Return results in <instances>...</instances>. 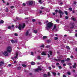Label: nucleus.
Wrapping results in <instances>:
<instances>
[{
	"instance_id": "nucleus-1",
	"label": "nucleus",
	"mask_w": 77,
	"mask_h": 77,
	"mask_svg": "<svg viewBox=\"0 0 77 77\" xmlns=\"http://www.w3.org/2000/svg\"><path fill=\"white\" fill-rule=\"evenodd\" d=\"M55 13H53L52 14L53 15H55V14H57V12H58L59 14H60V18H61L62 17V15L64 14V13L62 12L61 10H59L58 11L57 10H55Z\"/></svg>"
},
{
	"instance_id": "nucleus-2",
	"label": "nucleus",
	"mask_w": 77,
	"mask_h": 77,
	"mask_svg": "<svg viewBox=\"0 0 77 77\" xmlns=\"http://www.w3.org/2000/svg\"><path fill=\"white\" fill-rule=\"evenodd\" d=\"M25 27H26V24L24 23H23V25L21 24H19V25L18 28L20 30H21V29H23Z\"/></svg>"
},
{
	"instance_id": "nucleus-3",
	"label": "nucleus",
	"mask_w": 77,
	"mask_h": 77,
	"mask_svg": "<svg viewBox=\"0 0 77 77\" xmlns=\"http://www.w3.org/2000/svg\"><path fill=\"white\" fill-rule=\"evenodd\" d=\"M53 23L51 22H49L47 24L46 26L47 27H48L49 29H50V28H51V27H52V26H53Z\"/></svg>"
},
{
	"instance_id": "nucleus-4",
	"label": "nucleus",
	"mask_w": 77,
	"mask_h": 77,
	"mask_svg": "<svg viewBox=\"0 0 77 77\" xmlns=\"http://www.w3.org/2000/svg\"><path fill=\"white\" fill-rule=\"evenodd\" d=\"M12 51V48L10 46H8L7 48V51L8 53H11Z\"/></svg>"
},
{
	"instance_id": "nucleus-5",
	"label": "nucleus",
	"mask_w": 77,
	"mask_h": 77,
	"mask_svg": "<svg viewBox=\"0 0 77 77\" xmlns=\"http://www.w3.org/2000/svg\"><path fill=\"white\" fill-rule=\"evenodd\" d=\"M3 54L5 56H8V51H5L4 53H3Z\"/></svg>"
},
{
	"instance_id": "nucleus-6",
	"label": "nucleus",
	"mask_w": 77,
	"mask_h": 77,
	"mask_svg": "<svg viewBox=\"0 0 77 77\" xmlns=\"http://www.w3.org/2000/svg\"><path fill=\"white\" fill-rule=\"evenodd\" d=\"M4 64H5V63H4L3 61H2L1 62H0V66H2V65Z\"/></svg>"
},
{
	"instance_id": "nucleus-7",
	"label": "nucleus",
	"mask_w": 77,
	"mask_h": 77,
	"mask_svg": "<svg viewBox=\"0 0 77 77\" xmlns=\"http://www.w3.org/2000/svg\"><path fill=\"white\" fill-rule=\"evenodd\" d=\"M28 3L29 5H32L33 3V1H30L28 2Z\"/></svg>"
},
{
	"instance_id": "nucleus-8",
	"label": "nucleus",
	"mask_w": 77,
	"mask_h": 77,
	"mask_svg": "<svg viewBox=\"0 0 77 77\" xmlns=\"http://www.w3.org/2000/svg\"><path fill=\"white\" fill-rule=\"evenodd\" d=\"M18 57V53H16V56L14 57V58H15V59H17Z\"/></svg>"
},
{
	"instance_id": "nucleus-9",
	"label": "nucleus",
	"mask_w": 77,
	"mask_h": 77,
	"mask_svg": "<svg viewBox=\"0 0 77 77\" xmlns=\"http://www.w3.org/2000/svg\"><path fill=\"white\" fill-rule=\"evenodd\" d=\"M42 55V56H46V54L45 53V52H43L41 53Z\"/></svg>"
},
{
	"instance_id": "nucleus-10",
	"label": "nucleus",
	"mask_w": 77,
	"mask_h": 77,
	"mask_svg": "<svg viewBox=\"0 0 77 77\" xmlns=\"http://www.w3.org/2000/svg\"><path fill=\"white\" fill-rule=\"evenodd\" d=\"M70 60V58H67V59L65 60V61H66V62H68V61H69Z\"/></svg>"
},
{
	"instance_id": "nucleus-11",
	"label": "nucleus",
	"mask_w": 77,
	"mask_h": 77,
	"mask_svg": "<svg viewBox=\"0 0 77 77\" xmlns=\"http://www.w3.org/2000/svg\"><path fill=\"white\" fill-rule=\"evenodd\" d=\"M17 70H20L21 69V67L20 66L17 67Z\"/></svg>"
},
{
	"instance_id": "nucleus-12",
	"label": "nucleus",
	"mask_w": 77,
	"mask_h": 77,
	"mask_svg": "<svg viewBox=\"0 0 77 77\" xmlns=\"http://www.w3.org/2000/svg\"><path fill=\"white\" fill-rule=\"evenodd\" d=\"M4 23V21H3V20H2L0 21V24H3V23Z\"/></svg>"
},
{
	"instance_id": "nucleus-13",
	"label": "nucleus",
	"mask_w": 77,
	"mask_h": 77,
	"mask_svg": "<svg viewBox=\"0 0 77 77\" xmlns=\"http://www.w3.org/2000/svg\"><path fill=\"white\" fill-rule=\"evenodd\" d=\"M31 64L32 65H35V62H32L31 63Z\"/></svg>"
},
{
	"instance_id": "nucleus-14",
	"label": "nucleus",
	"mask_w": 77,
	"mask_h": 77,
	"mask_svg": "<svg viewBox=\"0 0 77 77\" xmlns=\"http://www.w3.org/2000/svg\"><path fill=\"white\" fill-rule=\"evenodd\" d=\"M22 66L23 67H24V68H26V67H27V66L25 64H22Z\"/></svg>"
},
{
	"instance_id": "nucleus-15",
	"label": "nucleus",
	"mask_w": 77,
	"mask_h": 77,
	"mask_svg": "<svg viewBox=\"0 0 77 77\" xmlns=\"http://www.w3.org/2000/svg\"><path fill=\"white\" fill-rule=\"evenodd\" d=\"M37 59H38V60H40V59H41V57H40V56H37Z\"/></svg>"
},
{
	"instance_id": "nucleus-16",
	"label": "nucleus",
	"mask_w": 77,
	"mask_h": 77,
	"mask_svg": "<svg viewBox=\"0 0 77 77\" xmlns=\"http://www.w3.org/2000/svg\"><path fill=\"white\" fill-rule=\"evenodd\" d=\"M28 35H29V31H27L26 34V36H28Z\"/></svg>"
},
{
	"instance_id": "nucleus-17",
	"label": "nucleus",
	"mask_w": 77,
	"mask_h": 77,
	"mask_svg": "<svg viewBox=\"0 0 77 77\" xmlns=\"http://www.w3.org/2000/svg\"><path fill=\"white\" fill-rule=\"evenodd\" d=\"M33 32L34 33H38V31L37 30H34Z\"/></svg>"
},
{
	"instance_id": "nucleus-18",
	"label": "nucleus",
	"mask_w": 77,
	"mask_h": 77,
	"mask_svg": "<svg viewBox=\"0 0 77 77\" xmlns=\"http://www.w3.org/2000/svg\"><path fill=\"white\" fill-rule=\"evenodd\" d=\"M66 48H67L68 50L70 49V48H69V47L68 46H66Z\"/></svg>"
},
{
	"instance_id": "nucleus-19",
	"label": "nucleus",
	"mask_w": 77,
	"mask_h": 77,
	"mask_svg": "<svg viewBox=\"0 0 77 77\" xmlns=\"http://www.w3.org/2000/svg\"><path fill=\"white\" fill-rule=\"evenodd\" d=\"M49 53L50 55H51V56H52V53H53V52L51 51H49Z\"/></svg>"
},
{
	"instance_id": "nucleus-20",
	"label": "nucleus",
	"mask_w": 77,
	"mask_h": 77,
	"mask_svg": "<svg viewBox=\"0 0 77 77\" xmlns=\"http://www.w3.org/2000/svg\"><path fill=\"white\" fill-rule=\"evenodd\" d=\"M42 2V0H39L38 1L39 3H40V4H42V2Z\"/></svg>"
},
{
	"instance_id": "nucleus-21",
	"label": "nucleus",
	"mask_w": 77,
	"mask_h": 77,
	"mask_svg": "<svg viewBox=\"0 0 77 77\" xmlns=\"http://www.w3.org/2000/svg\"><path fill=\"white\" fill-rule=\"evenodd\" d=\"M50 45H48L46 46V48H50Z\"/></svg>"
},
{
	"instance_id": "nucleus-22",
	"label": "nucleus",
	"mask_w": 77,
	"mask_h": 77,
	"mask_svg": "<svg viewBox=\"0 0 77 77\" xmlns=\"http://www.w3.org/2000/svg\"><path fill=\"white\" fill-rule=\"evenodd\" d=\"M52 74L54 75H56V73L55 72H53Z\"/></svg>"
},
{
	"instance_id": "nucleus-23",
	"label": "nucleus",
	"mask_w": 77,
	"mask_h": 77,
	"mask_svg": "<svg viewBox=\"0 0 77 77\" xmlns=\"http://www.w3.org/2000/svg\"><path fill=\"white\" fill-rule=\"evenodd\" d=\"M47 76H48V75H47V74H45L43 75V76L45 77H47Z\"/></svg>"
},
{
	"instance_id": "nucleus-24",
	"label": "nucleus",
	"mask_w": 77,
	"mask_h": 77,
	"mask_svg": "<svg viewBox=\"0 0 77 77\" xmlns=\"http://www.w3.org/2000/svg\"><path fill=\"white\" fill-rule=\"evenodd\" d=\"M47 42H48V44H49V43H50V42H51V40H48L47 41Z\"/></svg>"
},
{
	"instance_id": "nucleus-25",
	"label": "nucleus",
	"mask_w": 77,
	"mask_h": 77,
	"mask_svg": "<svg viewBox=\"0 0 77 77\" xmlns=\"http://www.w3.org/2000/svg\"><path fill=\"white\" fill-rule=\"evenodd\" d=\"M38 69L39 71H41L42 70V69H41V67H39Z\"/></svg>"
},
{
	"instance_id": "nucleus-26",
	"label": "nucleus",
	"mask_w": 77,
	"mask_h": 77,
	"mask_svg": "<svg viewBox=\"0 0 77 77\" xmlns=\"http://www.w3.org/2000/svg\"><path fill=\"white\" fill-rule=\"evenodd\" d=\"M11 42H12V44H14L15 43V41L12 40L11 41Z\"/></svg>"
},
{
	"instance_id": "nucleus-27",
	"label": "nucleus",
	"mask_w": 77,
	"mask_h": 77,
	"mask_svg": "<svg viewBox=\"0 0 77 77\" xmlns=\"http://www.w3.org/2000/svg\"><path fill=\"white\" fill-rule=\"evenodd\" d=\"M69 9L70 11H72V8L70 7V8H69Z\"/></svg>"
},
{
	"instance_id": "nucleus-28",
	"label": "nucleus",
	"mask_w": 77,
	"mask_h": 77,
	"mask_svg": "<svg viewBox=\"0 0 77 77\" xmlns=\"http://www.w3.org/2000/svg\"><path fill=\"white\" fill-rule=\"evenodd\" d=\"M35 21H36V20H35V19H33L32 20V22H35Z\"/></svg>"
},
{
	"instance_id": "nucleus-29",
	"label": "nucleus",
	"mask_w": 77,
	"mask_h": 77,
	"mask_svg": "<svg viewBox=\"0 0 77 77\" xmlns=\"http://www.w3.org/2000/svg\"><path fill=\"white\" fill-rule=\"evenodd\" d=\"M54 29H55L56 28V24L54 25Z\"/></svg>"
},
{
	"instance_id": "nucleus-30",
	"label": "nucleus",
	"mask_w": 77,
	"mask_h": 77,
	"mask_svg": "<svg viewBox=\"0 0 77 77\" xmlns=\"http://www.w3.org/2000/svg\"><path fill=\"white\" fill-rule=\"evenodd\" d=\"M47 38V36H44L43 37V39H45V38Z\"/></svg>"
},
{
	"instance_id": "nucleus-31",
	"label": "nucleus",
	"mask_w": 77,
	"mask_h": 77,
	"mask_svg": "<svg viewBox=\"0 0 77 77\" xmlns=\"http://www.w3.org/2000/svg\"><path fill=\"white\" fill-rule=\"evenodd\" d=\"M65 14H66L67 15L68 14V12H67V11H65Z\"/></svg>"
},
{
	"instance_id": "nucleus-32",
	"label": "nucleus",
	"mask_w": 77,
	"mask_h": 77,
	"mask_svg": "<svg viewBox=\"0 0 77 77\" xmlns=\"http://www.w3.org/2000/svg\"><path fill=\"white\" fill-rule=\"evenodd\" d=\"M5 11L6 12H8V8H7L5 9Z\"/></svg>"
},
{
	"instance_id": "nucleus-33",
	"label": "nucleus",
	"mask_w": 77,
	"mask_h": 77,
	"mask_svg": "<svg viewBox=\"0 0 77 77\" xmlns=\"http://www.w3.org/2000/svg\"><path fill=\"white\" fill-rule=\"evenodd\" d=\"M56 21L57 23H59V20L58 19H57L56 20Z\"/></svg>"
},
{
	"instance_id": "nucleus-34",
	"label": "nucleus",
	"mask_w": 77,
	"mask_h": 77,
	"mask_svg": "<svg viewBox=\"0 0 77 77\" xmlns=\"http://www.w3.org/2000/svg\"><path fill=\"white\" fill-rule=\"evenodd\" d=\"M57 39H58V38H57V37H55L54 38L55 40H57Z\"/></svg>"
},
{
	"instance_id": "nucleus-35",
	"label": "nucleus",
	"mask_w": 77,
	"mask_h": 77,
	"mask_svg": "<svg viewBox=\"0 0 77 77\" xmlns=\"http://www.w3.org/2000/svg\"><path fill=\"white\" fill-rule=\"evenodd\" d=\"M35 71H37V72H39V70H38V69H36L35 70Z\"/></svg>"
},
{
	"instance_id": "nucleus-36",
	"label": "nucleus",
	"mask_w": 77,
	"mask_h": 77,
	"mask_svg": "<svg viewBox=\"0 0 77 77\" xmlns=\"http://www.w3.org/2000/svg\"><path fill=\"white\" fill-rule=\"evenodd\" d=\"M58 68L59 69H62V67L61 66H59Z\"/></svg>"
},
{
	"instance_id": "nucleus-37",
	"label": "nucleus",
	"mask_w": 77,
	"mask_h": 77,
	"mask_svg": "<svg viewBox=\"0 0 77 77\" xmlns=\"http://www.w3.org/2000/svg\"><path fill=\"white\" fill-rule=\"evenodd\" d=\"M65 18L66 20H68V17L67 16H65Z\"/></svg>"
},
{
	"instance_id": "nucleus-38",
	"label": "nucleus",
	"mask_w": 77,
	"mask_h": 77,
	"mask_svg": "<svg viewBox=\"0 0 77 77\" xmlns=\"http://www.w3.org/2000/svg\"><path fill=\"white\" fill-rule=\"evenodd\" d=\"M14 36H18V34L17 33H15Z\"/></svg>"
},
{
	"instance_id": "nucleus-39",
	"label": "nucleus",
	"mask_w": 77,
	"mask_h": 77,
	"mask_svg": "<svg viewBox=\"0 0 77 77\" xmlns=\"http://www.w3.org/2000/svg\"><path fill=\"white\" fill-rule=\"evenodd\" d=\"M74 65L76 66H77V65L76 63H74Z\"/></svg>"
},
{
	"instance_id": "nucleus-40",
	"label": "nucleus",
	"mask_w": 77,
	"mask_h": 77,
	"mask_svg": "<svg viewBox=\"0 0 77 77\" xmlns=\"http://www.w3.org/2000/svg\"><path fill=\"white\" fill-rule=\"evenodd\" d=\"M11 26H8V29H11Z\"/></svg>"
},
{
	"instance_id": "nucleus-41",
	"label": "nucleus",
	"mask_w": 77,
	"mask_h": 77,
	"mask_svg": "<svg viewBox=\"0 0 77 77\" xmlns=\"http://www.w3.org/2000/svg\"><path fill=\"white\" fill-rule=\"evenodd\" d=\"M72 20H73V21H75V19L74 18H72Z\"/></svg>"
},
{
	"instance_id": "nucleus-42",
	"label": "nucleus",
	"mask_w": 77,
	"mask_h": 77,
	"mask_svg": "<svg viewBox=\"0 0 77 77\" xmlns=\"http://www.w3.org/2000/svg\"><path fill=\"white\" fill-rule=\"evenodd\" d=\"M67 74H68V75H70L71 74V73H70V72H67Z\"/></svg>"
},
{
	"instance_id": "nucleus-43",
	"label": "nucleus",
	"mask_w": 77,
	"mask_h": 77,
	"mask_svg": "<svg viewBox=\"0 0 77 77\" xmlns=\"http://www.w3.org/2000/svg\"><path fill=\"white\" fill-rule=\"evenodd\" d=\"M61 62L62 63H64L65 62V60H61Z\"/></svg>"
},
{
	"instance_id": "nucleus-44",
	"label": "nucleus",
	"mask_w": 77,
	"mask_h": 77,
	"mask_svg": "<svg viewBox=\"0 0 77 77\" xmlns=\"http://www.w3.org/2000/svg\"><path fill=\"white\" fill-rule=\"evenodd\" d=\"M50 72H48V76H50Z\"/></svg>"
},
{
	"instance_id": "nucleus-45",
	"label": "nucleus",
	"mask_w": 77,
	"mask_h": 77,
	"mask_svg": "<svg viewBox=\"0 0 77 77\" xmlns=\"http://www.w3.org/2000/svg\"><path fill=\"white\" fill-rule=\"evenodd\" d=\"M73 68H76V66L73 65Z\"/></svg>"
},
{
	"instance_id": "nucleus-46",
	"label": "nucleus",
	"mask_w": 77,
	"mask_h": 77,
	"mask_svg": "<svg viewBox=\"0 0 77 77\" xmlns=\"http://www.w3.org/2000/svg\"><path fill=\"white\" fill-rule=\"evenodd\" d=\"M40 47H44V45H42Z\"/></svg>"
},
{
	"instance_id": "nucleus-47",
	"label": "nucleus",
	"mask_w": 77,
	"mask_h": 77,
	"mask_svg": "<svg viewBox=\"0 0 77 77\" xmlns=\"http://www.w3.org/2000/svg\"><path fill=\"white\" fill-rule=\"evenodd\" d=\"M72 26H74V23H72Z\"/></svg>"
},
{
	"instance_id": "nucleus-48",
	"label": "nucleus",
	"mask_w": 77,
	"mask_h": 77,
	"mask_svg": "<svg viewBox=\"0 0 77 77\" xmlns=\"http://www.w3.org/2000/svg\"><path fill=\"white\" fill-rule=\"evenodd\" d=\"M31 55H32V56H33V52H31Z\"/></svg>"
},
{
	"instance_id": "nucleus-49",
	"label": "nucleus",
	"mask_w": 77,
	"mask_h": 77,
	"mask_svg": "<svg viewBox=\"0 0 77 77\" xmlns=\"http://www.w3.org/2000/svg\"><path fill=\"white\" fill-rule=\"evenodd\" d=\"M17 61H14V62H13L14 63H17Z\"/></svg>"
},
{
	"instance_id": "nucleus-50",
	"label": "nucleus",
	"mask_w": 77,
	"mask_h": 77,
	"mask_svg": "<svg viewBox=\"0 0 77 77\" xmlns=\"http://www.w3.org/2000/svg\"><path fill=\"white\" fill-rule=\"evenodd\" d=\"M42 11L40 10L39 12L40 14H42Z\"/></svg>"
},
{
	"instance_id": "nucleus-51",
	"label": "nucleus",
	"mask_w": 77,
	"mask_h": 77,
	"mask_svg": "<svg viewBox=\"0 0 77 77\" xmlns=\"http://www.w3.org/2000/svg\"><path fill=\"white\" fill-rule=\"evenodd\" d=\"M23 6H26V4H25V3H24L23 4Z\"/></svg>"
},
{
	"instance_id": "nucleus-52",
	"label": "nucleus",
	"mask_w": 77,
	"mask_h": 77,
	"mask_svg": "<svg viewBox=\"0 0 77 77\" xmlns=\"http://www.w3.org/2000/svg\"><path fill=\"white\" fill-rule=\"evenodd\" d=\"M63 77H66V76L65 75H63Z\"/></svg>"
},
{
	"instance_id": "nucleus-53",
	"label": "nucleus",
	"mask_w": 77,
	"mask_h": 77,
	"mask_svg": "<svg viewBox=\"0 0 77 77\" xmlns=\"http://www.w3.org/2000/svg\"><path fill=\"white\" fill-rule=\"evenodd\" d=\"M26 23L27 24L29 23V21H26Z\"/></svg>"
},
{
	"instance_id": "nucleus-54",
	"label": "nucleus",
	"mask_w": 77,
	"mask_h": 77,
	"mask_svg": "<svg viewBox=\"0 0 77 77\" xmlns=\"http://www.w3.org/2000/svg\"><path fill=\"white\" fill-rule=\"evenodd\" d=\"M66 64L64 63L63 64V66H66Z\"/></svg>"
},
{
	"instance_id": "nucleus-55",
	"label": "nucleus",
	"mask_w": 77,
	"mask_h": 77,
	"mask_svg": "<svg viewBox=\"0 0 77 77\" xmlns=\"http://www.w3.org/2000/svg\"><path fill=\"white\" fill-rule=\"evenodd\" d=\"M49 68L50 70H51V67H49Z\"/></svg>"
},
{
	"instance_id": "nucleus-56",
	"label": "nucleus",
	"mask_w": 77,
	"mask_h": 77,
	"mask_svg": "<svg viewBox=\"0 0 77 77\" xmlns=\"http://www.w3.org/2000/svg\"><path fill=\"white\" fill-rule=\"evenodd\" d=\"M57 65L58 66L59 65V63H56Z\"/></svg>"
},
{
	"instance_id": "nucleus-57",
	"label": "nucleus",
	"mask_w": 77,
	"mask_h": 77,
	"mask_svg": "<svg viewBox=\"0 0 77 77\" xmlns=\"http://www.w3.org/2000/svg\"><path fill=\"white\" fill-rule=\"evenodd\" d=\"M73 3H74V5H76V2H74Z\"/></svg>"
},
{
	"instance_id": "nucleus-58",
	"label": "nucleus",
	"mask_w": 77,
	"mask_h": 77,
	"mask_svg": "<svg viewBox=\"0 0 77 77\" xmlns=\"http://www.w3.org/2000/svg\"><path fill=\"white\" fill-rule=\"evenodd\" d=\"M32 75V73H29V75Z\"/></svg>"
},
{
	"instance_id": "nucleus-59",
	"label": "nucleus",
	"mask_w": 77,
	"mask_h": 77,
	"mask_svg": "<svg viewBox=\"0 0 77 77\" xmlns=\"http://www.w3.org/2000/svg\"><path fill=\"white\" fill-rule=\"evenodd\" d=\"M11 65H11V64H8L9 66H11Z\"/></svg>"
},
{
	"instance_id": "nucleus-60",
	"label": "nucleus",
	"mask_w": 77,
	"mask_h": 77,
	"mask_svg": "<svg viewBox=\"0 0 77 77\" xmlns=\"http://www.w3.org/2000/svg\"><path fill=\"white\" fill-rule=\"evenodd\" d=\"M69 68L70 69H72V67L71 66H70Z\"/></svg>"
},
{
	"instance_id": "nucleus-61",
	"label": "nucleus",
	"mask_w": 77,
	"mask_h": 77,
	"mask_svg": "<svg viewBox=\"0 0 77 77\" xmlns=\"http://www.w3.org/2000/svg\"><path fill=\"white\" fill-rule=\"evenodd\" d=\"M9 5V3L7 2V6H8V5Z\"/></svg>"
},
{
	"instance_id": "nucleus-62",
	"label": "nucleus",
	"mask_w": 77,
	"mask_h": 77,
	"mask_svg": "<svg viewBox=\"0 0 77 77\" xmlns=\"http://www.w3.org/2000/svg\"><path fill=\"white\" fill-rule=\"evenodd\" d=\"M2 1H3V3H5V0H2Z\"/></svg>"
},
{
	"instance_id": "nucleus-63",
	"label": "nucleus",
	"mask_w": 77,
	"mask_h": 77,
	"mask_svg": "<svg viewBox=\"0 0 77 77\" xmlns=\"http://www.w3.org/2000/svg\"><path fill=\"white\" fill-rule=\"evenodd\" d=\"M75 37H77V33H76L75 34Z\"/></svg>"
},
{
	"instance_id": "nucleus-64",
	"label": "nucleus",
	"mask_w": 77,
	"mask_h": 77,
	"mask_svg": "<svg viewBox=\"0 0 77 77\" xmlns=\"http://www.w3.org/2000/svg\"><path fill=\"white\" fill-rule=\"evenodd\" d=\"M70 57H71V58H73V57L72 55H71V56H70Z\"/></svg>"
}]
</instances>
